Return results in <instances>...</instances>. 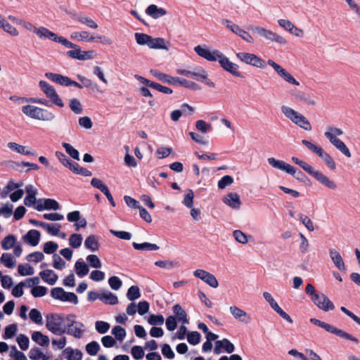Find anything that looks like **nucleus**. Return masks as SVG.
<instances>
[{
	"label": "nucleus",
	"mask_w": 360,
	"mask_h": 360,
	"mask_svg": "<svg viewBox=\"0 0 360 360\" xmlns=\"http://www.w3.org/2000/svg\"><path fill=\"white\" fill-rule=\"evenodd\" d=\"M150 73L156 79L163 83L174 86H182L184 79L178 77H172L169 75L161 72L158 70H151Z\"/></svg>",
	"instance_id": "nucleus-14"
},
{
	"label": "nucleus",
	"mask_w": 360,
	"mask_h": 360,
	"mask_svg": "<svg viewBox=\"0 0 360 360\" xmlns=\"http://www.w3.org/2000/svg\"><path fill=\"white\" fill-rule=\"evenodd\" d=\"M289 94L297 101L303 102L309 106H315L316 105V100L309 94L292 88L289 91Z\"/></svg>",
	"instance_id": "nucleus-18"
},
{
	"label": "nucleus",
	"mask_w": 360,
	"mask_h": 360,
	"mask_svg": "<svg viewBox=\"0 0 360 360\" xmlns=\"http://www.w3.org/2000/svg\"><path fill=\"white\" fill-rule=\"evenodd\" d=\"M233 182V179L229 175L224 176L217 184L219 188L224 189L226 187L231 186Z\"/></svg>",
	"instance_id": "nucleus-64"
},
{
	"label": "nucleus",
	"mask_w": 360,
	"mask_h": 360,
	"mask_svg": "<svg viewBox=\"0 0 360 360\" xmlns=\"http://www.w3.org/2000/svg\"><path fill=\"white\" fill-rule=\"evenodd\" d=\"M267 162L275 169L283 171L291 175H295L296 174V168L283 160H276L274 158H269Z\"/></svg>",
	"instance_id": "nucleus-20"
},
{
	"label": "nucleus",
	"mask_w": 360,
	"mask_h": 360,
	"mask_svg": "<svg viewBox=\"0 0 360 360\" xmlns=\"http://www.w3.org/2000/svg\"><path fill=\"white\" fill-rule=\"evenodd\" d=\"M229 311L233 317L240 322L248 324L251 321L250 316L244 310L236 306H231Z\"/></svg>",
	"instance_id": "nucleus-22"
},
{
	"label": "nucleus",
	"mask_w": 360,
	"mask_h": 360,
	"mask_svg": "<svg viewBox=\"0 0 360 360\" xmlns=\"http://www.w3.org/2000/svg\"><path fill=\"white\" fill-rule=\"evenodd\" d=\"M267 63L274 68L278 75L285 82L296 86L300 85V82L288 70L279 64L271 59L268 60Z\"/></svg>",
	"instance_id": "nucleus-11"
},
{
	"label": "nucleus",
	"mask_w": 360,
	"mask_h": 360,
	"mask_svg": "<svg viewBox=\"0 0 360 360\" xmlns=\"http://www.w3.org/2000/svg\"><path fill=\"white\" fill-rule=\"evenodd\" d=\"M63 319L60 316L53 315L47 318L46 327L56 335H63L65 333V327L63 325Z\"/></svg>",
	"instance_id": "nucleus-8"
},
{
	"label": "nucleus",
	"mask_w": 360,
	"mask_h": 360,
	"mask_svg": "<svg viewBox=\"0 0 360 360\" xmlns=\"http://www.w3.org/2000/svg\"><path fill=\"white\" fill-rule=\"evenodd\" d=\"M18 271L22 276H31L34 274V268L29 264H20L18 267Z\"/></svg>",
	"instance_id": "nucleus-54"
},
{
	"label": "nucleus",
	"mask_w": 360,
	"mask_h": 360,
	"mask_svg": "<svg viewBox=\"0 0 360 360\" xmlns=\"http://www.w3.org/2000/svg\"><path fill=\"white\" fill-rule=\"evenodd\" d=\"M146 13L153 18V19H158L167 14V11L163 8H159L155 4L149 5L146 9Z\"/></svg>",
	"instance_id": "nucleus-30"
},
{
	"label": "nucleus",
	"mask_w": 360,
	"mask_h": 360,
	"mask_svg": "<svg viewBox=\"0 0 360 360\" xmlns=\"http://www.w3.org/2000/svg\"><path fill=\"white\" fill-rule=\"evenodd\" d=\"M33 32L35 33L40 39L44 40L49 39L54 41V39H56V34L54 32L44 27L34 28Z\"/></svg>",
	"instance_id": "nucleus-32"
},
{
	"label": "nucleus",
	"mask_w": 360,
	"mask_h": 360,
	"mask_svg": "<svg viewBox=\"0 0 360 360\" xmlns=\"http://www.w3.org/2000/svg\"><path fill=\"white\" fill-rule=\"evenodd\" d=\"M69 107L72 112L76 115L82 114L83 112V107L80 101L77 98H72L69 101Z\"/></svg>",
	"instance_id": "nucleus-46"
},
{
	"label": "nucleus",
	"mask_w": 360,
	"mask_h": 360,
	"mask_svg": "<svg viewBox=\"0 0 360 360\" xmlns=\"http://www.w3.org/2000/svg\"><path fill=\"white\" fill-rule=\"evenodd\" d=\"M191 77L200 80L210 87L214 88V83L208 78L207 72L201 67H195L191 72Z\"/></svg>",
	"instance_id": "nucleus-19"
},
{
	"label": "nucleus",
	"mask_w": 360,
	"mask_h": 360,
	"mask_svg": "<svg viewBox=\"0 0 360 360\" xmlns=\"http://www.w3.org/2000/svg\"><path fill=\"white\" fill-rule=\"evenodd\" d=\"M340 152H341L343 155H345L347 158L351 157V153L349 151V149L347 148V146L345 144V143L340 140L338 141H336V143L333 145Z\"/></svg>",
	"instance_id": "nucleus-63"
},
{
	"label": "nucleus",
	"mask_w": 360,
	"mask_h": 360,
	"mask_svg": "<svg viewBox=\"0 0 360 360\" xmlns=\"http://www.w3.org/2000/svg\"><path fill=\"white\" fill-rule=\"evenodd\" d=\"M155 265L165 270H171L178 267L179 264L172 260H158L155 262Z\"/></svg>",
	"instance_id": "nucleus-44"
},
{
	"label": "nucleus",
	"mask_w": 360,
	"mask_h": 360,
	"mask_svg": "<svg viewBox=\"0 0 360 360\" xmlns=\"http://www.w3.org/2000/svg\"><path fill=\"white\" fill-rule=\"evenodd\" d=\"M1 262L7 268L13 269L16 265V260L11 253H3L0 258Z\"/></svg>",
	"instance_id": "nucleus-41"
},
{
	"label": "nucleus",
	"mask_w": 360,
	"mask_h": 360,
	"mask_svg": "<svg viewBox=\"0 0 360 360\" xmlns=\"http://www.w3.org/2000/svg\"><path fill=\"white\" fill-rule=\"evenodd\" d=\"M29 357L32 360H50V356L39 347L32 348L29 352Z\"/></svg>",
	"instance_id": "nucleus-35"
},
{
	"label": "nucleus",
	"mask_w": 360,
	"mask_h": 360,
	"mask_svg": "<svg viewBox=\"0 0 360 360\" xmlns=\"http://www.w3.org/2000/svg\"><path fill=\"white\" fill-rule=\"evenodd\" d=\"M25 192L27 196L24 198V204L27 207L33 206L37 200V189L32 185H27L25 187Z\"/></svg>",
	"instance_id": "nucleus-26"
},
{
	"label": "nucleus",
	"mask_w": 360,
	"mask_h": 360,
	"mask_svg": "<svg viewBox=\"0 0 360 360\" xmlns=\"http://www.w3.org/2000/svg\"><path fill=\"white\" fill-rule=\"evenodd\" d=\"M41 238V233L39 231L35 229L30 230L23 237V240L32 245V246H37L39 241Z\"/></svg>",
	"instance_id": "nucleus-28"
},
{
	"label": "nucleus",
	"mask_w": 360,
	"mask_h": 360,
	"mask_svg": "<svg viewBox=\"0 0 360 360\" xmlns=\"http://www.w3.org/2000/svg\"><path fill=\"white\" fill-rule=\"evenodd\" d=\"M195 127L202 134H207L212 129V125L202 120H199L195 122Z\"/></svg>",
	"instance_id": "nucleus-55"
},
{
	"label": "nucleus",
	"mask_w": 360,
	"mask_h": 360,
	"mask_svg": "<svg viewBox=\"0 0 360 360\" xmlns=\"http://www.w3.org/2000/svg\"><path fill=\"white\" fill-rule=\"evenodd\" d=\"M86 262L92 268L98 269L102 266V263L100 259L96 255H89L86 258Z\"/></svg>",
	"instance_id": "nucleus-53"
},
{
	"label": "nucleus",
	"mask_w": 360,
	"mask_h": 360,
	"mask_svg": "<svg viewBox=\"0 0 360 360\" xmlns=\"http://www.w3.org/2000/svg\"><path fill=\"white\" fill-rule=\"evenodd\" d=\"M70 38L77 41L93 42L96 40L94 35L86 30L73 32L70 34Z\"/></svg>",
	"instance_id": "nucleus-27"
},
{
	"label": "nucleus",
	"mask_w": 360,
	"mask_h": 360,
	"mask_svg": "<svg viewBox=\"0 0 360 360\" xmlns=\"http://www.w3.org/2000/svg\"><path fill=\"white\" fill-rule=\"evenodd\" d=\"M84 247L91 252L98 251L100 248L98 237L93 234L87 236L84 240Z\"/></svg>",
	"instance_id": "nucleus-31"
},
{
	"label": "nucleus",
	"mask_w": 360,
	"mask_h": 360,
	"mask_svg": "<svg viewBox=\"0 0 360 360\" xmlns=\"http://www.w3.org/2000/svg\"><path fill=\"white\" fill-rule=\"evenodd\" d=\"M30 319L37 324H42V316L40 311L37 309H32L29 313Z\"/></svg>",
	"instance_id": "nucleus-57"
},
{
	"label": "nucleus",
	"mask_w": 360,
	"mask_h": 360,
	"mask_svg": "<svg viewBox=\"0 0 360 360\" xmlns=\"http://www.w3.org/2000/svg\"><path fill=\"white\" fill-rule=\"evenodd\" d=\"M39 276L46 283L53 285L58 281V276L51 269H46L41 271Z\"/></svg>",
	"instance_id": "nucleus-33"
},
{
	"label": "nucleus",
	"mask_w": 360,
	"mask_h": 360,
	"mask_svg": "<svg viewBox=\"0 0 360 360\" xmlns=\"http://www.w3.org/2000/svg\"><path fill=\"white\" fill-rule=\"evenodd\" d=\"M44 75L47 79H49L51 82L57 84H59L62 86L68 87L73 86L79 89L83 88V86L79 84L78 82L73 81L70 77L62 75L60 74L48 72H46Z\"/></svg>",
	"instance_id": "nucleus-9"
},
{
	"label": "nucleus",
	"mask_w": 360,
	"mask_h": 360,
	"mask_svg": "<svg viewBox=\"0 0 360 360\" xmlns=\"http://www.w3.org/2000/svg\"><path fill=\"white\" fill-rule=\"evenodd\" d=\"M233 237L239 243L245 245L248 243V236L240 230H235L233 232Z\"/></svg>",
	"instance_id": "nucleus-48"
},
{
	"label": "nucleus",
	"mask_w": 360,
	"mask_h": 360,
	"mask_svg": "<svg viewBox=\"0 0 360 360\" xmlns=\"http://www.w3.org/2000/svg\"><path fill=\"white\" fill-rule=\"evenodd\" d=\"M39 86L46 98H27L17 96H11L9 99L13 102L39 103L44 106H50V103L59 108L65 107V103L56 91L55 87L44 80L39 82Z\"/></svg>",
	"instance_id": "nucleus-2"
},
{
	"label": "nucleus",
	"mask_w": 360,
	"mask_h": 360,
	"mask_svg": "<svg viewBox=\"0 0 360 360\" xmlns=\"http://www.w3.org/2000/svg\"><path fill=\"white\" fill-rule=\"evenodd\" d=\"M131 354L136 360L142 359L145 354L143 349L138 345L131 347Z\"/></svg>",
	"instance_id": "nucleus-61"
},
{
	"label": "nucleus",
	"mask_w": 360,
	"mask_h": 360,
	"mask_svg": "<svg viewBox=\"0 0 360 360\" xmlns=\"http://www.w3.org/2000/svg\"><path fill=\"white\" fill-rule=\"evenodd\" d=\"M136 41L141 46L148 45L150 36L143 33H135L134 34Z\"/></svg>",
	"instance_id": "nucleus-59"
},
{
	"label": "nucleus",
	"mask_w": 360,
	"mask_h": 360,
	"mask_svg": "<svg viewBox=\"0 0 360 360\" xmlns=\"http://www.w3.org/2000/svg\"><path fill=\"white\" fill-rule=\"evenodd\" d=\"M292 160L295 164L301 167L306 172L315 178V179L323 186L331 190L337 189V184L321 172L314 169L313 167L307 164L306 162L300 160L296 157H292Z\"/></svg>",
	"instance_id": "nucleus-3"
},
{
	"label": "nucleus",
	"mask_w": 360,
	"mask_h": 360,
	"mask_svg": "<svg viewBox=\"0 0 360 360\" xmlns=\"http://www.w3.org/2000/svg\"><path fill=\"white\" fill-rule=\"evenodd\" d=\"M63 147L65 148L66 153L73 159L79 160V151L75 149L72 146L68 143H63Z\"/></svg>",
	"instance_id": "nucleus-50"
},
{
	"label": "nucleus",
	"mask_w": 360,
	"mask_h": 360,
	"mask_svg": "<svg viewBox=\"0 0 360 360\" xmlns=\"http://www.w3.org/2000/svg\"><path fill=\"white\" fill-rule=\"evenodd\" d=\"M148 46L153 49L167 50L165 40L163 38H153L150 37Z\"/></svg>",
	"instance_id": "nucleus-39"
},
{
	"label": "nucleus",
	"mask_w": 360,
	"mask_h": 360,
	"mask_svg": "<svg viewBox=\"0 0 360 360\" xmlns=\"http://www.w3.org/2000/svg\"><path fill=\"white\" fill-rule=\"evenodd\" d=\"M62 354L66 360H82L83 357V354L79 349L70 347L65 348Z\"/></svg>",
	"instance_id": "nucleus-29"
},
{
	"label": "nucleus",
	"mask_w": 360,
	"mask_h": 360,
	"mask_svg": "<svg viewBox=\"0 0 360 360\" xmlns=\"http://www.w3.org/2000/svg\"><path fill=\"white\" fill-rule=\"evenodd\" d=\"M165 319L162 315L152 314L149 316L148 322L152 326H162L164 323Z\"/></svg>",
	"instance_id": "nucleus-62"
},
{
	"label": "nucleus",
	"mask_w": 360,
	"mask_h": 360,
	"mask_svg": "<svg viewBox=\"0 0 360 360\" xmlns=\"http://www.w3.org/2000/svg\"><path fill=\"white\" fill-rule=\"evenodd\" d=\"M16 341L22 350H27L29 348L30 345V340L27 336L24 334H20L17 338Z\"/></svg>",
	"instance_id": "nucleus-52"
},
{
	"label": "nucleus",
	"mask_w": 360,
	"mask_h": 360,
	"mask_svg": "<svg viewBox=\"0 0 360 360\" xmlns=\"http://www.w3.org/2000/svg\"><path fill=\"white\" fill-rule=\"evenodd\" d=\"M132 246L135 250L143 251H155L160 249V247L156 244L148 242L138 243L136 242L132 243Z\"/></svg>",
	"instance_id": "nucleus-40"
},
{
	"label": "nucleus",
	"mask_w": 360,
	"mask_h": 360,
	"mask_svg": "<svg viewBox=\"0 0 360 360\" xmlns=\"http://www.w3.org/2000/svg\"><path fill=\"white\" fill-rule=\"evenodd\" d=\"M310 322L312 323L313 324L316 325V326H318L323 329H325L326 331L329 332V333H331L333 334H335L345 340H350L352 342H354L356 344L359 343V340L356 338L354 337L353 335L340 330V329H338L336 327L330 325V324H328L326 322H323V321H321L319 319H316L315 318H311L310 319Z\"/></svg>",
	"instance_id": "nucleus-7"
},
{
	"label": "nucleus",
	"mask_w": 360,
	"mask_h": 360,
	"mask_svg": "<svg viewBox=\"0 0 360 360\" xmlns=\"http://www.w3.org/2000/svg\"><path fill=\"white\" fill-rule=\"evenodd\" d=\"M0 27L2 28L6 32L9 34L13 37H17L19 35L18 30L7 22L2 16L0 15Z\"/></svg>",
	"instance_id": "nucleus-38"
},
{
	"label": "nucleus",
	"mask_w": 360,
	"mask_h": 360,
	"mask_svg": "<svg viewBox=\"0 0 360 360\" xmlns=\"http://www.w3.org/2000/svg\"><path fill=\"white\" fill-rule=\"evenodd\" d=\"M51 345L55 349H63L67 345V338L65 336H61L60 338H53Z\"/></svg>",
	"instance_id": "nucleus-49"
},
{
	"label": "nucleus",
	"mask_w": 360,
	"mask_h": 360,
	"mask_svg": "<svg viewBox=\"0 0 360 360\" xmlns=\"http://www.w3.org/2000/svg\"><path fill=\"white\" fill-rule=\"evenodd\" d=\"M312 302L318 308L323 311H328L335 309L333 303L322 292H318L317 295H314Z\"/></svg>",
	"instance_id": "nucleus-16"
},
{
	"label": "nucleus",
	"mask_w": 360,
	"mask_h": 360,
	"mask_svg": "<svg viewBox=\"0 0 360 360\" xmlns=\"http://www.w3.org/2000/svg\"><path fill=\"white\" fill-rule=\"evenodd\" d=\"M99 300L108 304H115L118 302L117 297L110 291L100 292Z\"/></svg>",
	"instance_id": "nucleus-37"
},
{
	"label": "nucleus",
	"mask_w": 360,
	"mask_h": 360,
	"mask_svg": "<svg viewBox=\"0 0 360 360\" xmlns=\"http://www.w3.org/2000/svg\"><path fill=\"white\" fill-rule=\"evenodd\" d=\"M32 340L41 347H48L50 342L49 337L39 331L32 333Z\"/></svg>",
	"instance_id": "nucleus-34"
},
{
	"label": "nucleus",
	"mask_w": 360,
	"mask_h": 360,
	"mask_svg": "<svg viewBox=\"0 0 360 360\" xmlns=\"http://www.w3.org/2000/svg\"><path fill=\"white\" fill-rule=\"evenodd\" d=\"M222 201L228 207L235 210H240L242 205L239 195L233 192L224 195Z\"/></svg>",
	"instance_id": "nucleus-21"
},
{
	"label": "nucleus",
	"mask_w": 360,
	"mask_h": 360,
	"mask_svg": "<svg viewBox=\"0 0 360 360\" xmlns=\"http://www.w3.org/2000/svg\"><path fill=\"white\" fill-rule=\"evenodd\" d=\"M249 29L269 41L275 42L281 45H285L287 44V41L284 37L271 30L266 29L263 27L253 25L250 26Z\"/></svg>",
	"instance_id": "nucleus-6"
},
{
	"label": "nucleus",
	"mask_w": 360,
	"mask_h": 360,
	"mask_svg": "<svg viewBox=\"0 0 360 360\" xmlns=\"http://www.w3.org/2000/svg\"><path fill=\"white\" fill-rule=\"evenodd\" d=\"M329 256L336 268L340 271H346V266L340 252L335 249H329Z\"/></svg>",
	"instance_id": "nucleus-24"
},
{
	"label": "nucleus",
	"mask_w": 360,
	"mask_h": 360,
	"mask_svg": "<svg viewBox=\"0 0 360 360\" xmlns=\"http://www.w3.org/2000/svg\"><path fill=\"white\" fill-rule=\"evenodd\" d=\"M111 333L115 337V338L119 341H122L126 337L125 329L120 326H115L112 329Z\"/></svg>",
	"instance_id": "nucleus-51"
},
{
	"label": "nucleus",
	"mask_w": 360,
	"mask_h": 360,
	"mask_svg": "<svg viewBox=\"0 0 360 360\" xmlns=\"http://www.w3.org/2000/svg\"><path fill=\"white\" fill-rule=\"evenodd\" d=\"M100 348L99 344L96 341H92L86 345V351L91 356H95Z\"/></svg>",
	"instance_id": "nucleus-56"
},
{
	"label": "nucleus",
	"mask_w": 360,
	"mask_h": 360,
	"mask_svg": "<svg viewBox=\"0 0 360 360\" xmlns=\"http://www.w3.org/2000/svg\"><path fill=\"white\" fill-rule=\"evenodd\" d=\"M17 239L13 235L6 236L1 242V246L3 250H8L13 248L16 244Z\"/></svg>",
	"instance_id": "nucleus-43"
},
{
	"label": "nucleus",
	"mask_w": 360,
	"mask_h": 360,
	"mask_svg": "<svg viewBox=\"0 0 360 360\" xmlns=\"http://www.w3.org/2000/svg\"><path fill=\"white\" fill-rule=\"evenodd\" d=\"M51 297L62 302L78 303V297L74 292H65L62 288H54L51 291Z\"/></svg>",
	"instance_id": "nucleus-13"
},
{
	"label": "nucleus",
	"mask_w": 360,
	"mask_h": 360,
	"mask_svg": "<svg viewBox=\"0 0 360 360\" xmlns=\"http://www.w3.org/2000/svg\"><path fill=\"white\" fill-rule=\"evenodd\" d=\"M67 320L68 323L65 326V333L77 339L81 338L86 331L85 326L82 322L72 319L70 317H68Z\"/></svg>",
	"instance_id": "nucleus-10"
},
{
	"label": "nucleus",
	"mask_w": 360,
	"mask_h": 360,
	"mask_svg": "<svg viewBox=\"0 0 360 360\" xmlns=\"http://www.w3.org/2000/svg\"><path fill=\"white\" fill-rule=\"evenodd\" d=\"M75 268L76 274L81 278L87 275L89 271L88 265L82 260H78L75 262Z\"/></svg>",
	"instance_id": "nucleus-42"
},
{
	"label": "nucleus",
	"mask_w": 360,
	"mask_h": 360,
	"mask_svg": "<svg viewBox=\"0 0 360 360\" xmlns=\"http://www.w3.org/2000/svg\"><path fill=\"white\" fill-rule=\"evenodd\" d=\"M281 112L293 124L306 130L311 131L312 127L309 121L301 113L287 105L281 107Z\"/></svg>",
	"instance_id": "nucleus-5"
},
{
	"label": "nucleus",
	"mask_w": 360,
	"mask_h": 360,
	"mask_svg": "<svg viewBox=\"0 0 360 360\" xmlns=\"http://www.w3.org/2000/svg\"><path fill=\"white\" fill-rule=\"evenodd\" d=\"M343 134V131L338 127L333 126H328L327 127L326 131L325 132V136L328 139L330 143L333 146L336 143V141H340L338 136H342Z\"/></svg>",
	"instance_id": "nucleus-23"
},
{
	"label": "nucleus",
	"mask_w": 360,
	"mask_h": 360,
	"mask_svg": "<svg viewBox=\"0 0 360 360\" xmlns=\"http://www.w3.org/2000/svg\"><path fill=\"white\" fill-rule=\"evenodd\" d=\"M69 245L74 248L78 249L81 247L83 237L81 234L79 233H72L69 237Z\"/></svg>",
	"instance_id": "nucleus-45"
},
{
	"label": "nucleus",
	"mask_w": 360,
	"mask_h": 360,
	"mask_svg": "<svg viewBox=\"0 0 360 360\" xmlns=\"http://www.w3.org/2000/svg\"><path fill=\"white\" fill-rule=\"evenodd\" d=\"M17 332L16 324H11L5 328V332L4 334V339L8 340L13 338Z\"/></svg>",
	"instance_id": "nucleus-58"
},
{
	"label": "nucleus",
	"mask_w": 360,
	"mask_h": 360,
	"mask_svg": "<svg viewBox=\"0 0 360 360\" xmlns=\"http://www.w3.org/2000/svg\"><path fill=\"white\" fill-rule=\"evenodd\" d=\"M193 276L202 280L213 288H217L219 286V283L216 277L205 270L197 269L193 271Z\"/></svg>",
	"instance_id": "nucleus-17"
},
{
	"label": "nucleus",
	"mask_w": 360,
	"mask_h": 360,
	"mask_svg": "<svg viewBox=\"0 0 360 360\" xmlns=\"http://www.w3.org/2000/svg\"><path fill=\"white\" fill-rule=\"evenodd\" d=\"M141 297L139 287L136 285L131 286L127 291V297L130 301H134Z\"/></svg>",
	"instance_id": "nucleus-47"
},
{
	"label": "nucleus",
	"mask_w": 360,
	"mask_h": 360,
	"mask_svg": "<svg viewBox=\"0 0 360 360\" xmlns=\"http://www.w3.org/2000/svg\"><path fill=\"white\" fill-rule=\"evenodd\" d=\"M22 112L30 118L43 122H52L56 117L53 112L33 105H23L22 107Z\"/></svg>",
	"instance_id": "nucleus-4"
},
{
	"label": "nucleus",
	"mask_w": 360,
	"mask_h": 360,
	"mask_svg": "<svg viewBox=\"0 0 360 360\" xmlns=\"http://www.w3.org/2000/svg\"><path fill=\"white\" fill-rule=\"evenodd\" d=\"M7 146L11 150L24 155H35L36 153L32 149L25 146L20 145L15 142H8Z\"/></svg>",
	"instance_id": "nucleus-25"
},
{
	"label": "nucleus",
	"mask_w": 360,
	"mask_h": 360,
	"mask_svg": "<svg viewBox=\"0 0 360 360\" xmlns=\"http://www.w3.org/2000/svg\"><path fill=\"white\" fill-rule=\"evenodd\" d=\"M263 297L264 300L269 303L271 308L274 309L280 316H281L288 323H292L293 321L291 317L279 307L271 293L268 292H264Z\"/></svg>",
	"instance_id": "nucleus-15"
},
{
	"label": "nucleus",
	"mask_w": 360,
	"mask_h": 360,
	"mask_svg": "<svg viewBox=\"0 0 360 360\" xmlns=\"http://www.w3.org/2000/svg\"><path fill=\"white\" fill-rule=\"evenodd\" d=\"M237 58L242 63L259 68H264L266 65L264 60L254 53L239 52L236 53Z\"/></svg>",
	"instance_id": "nucleus-12"
},
{
	"label": "nucleus",
	"mask_w": 360,
	"mask_h": 360,
	"mask_svg": "<svg viewBox=\"0 0 360 360\" xmlns=\"http://www.w3.org/2000/svg\"><path fill=\"white\" fill-rule=\"evenodd\" d=\"M297 219L309 231H313L314 230L311 220L307 215L300 214L297 216Z\"/></svg>",
	"instance_id": "nucleus-60"
},
{
	"label": "nucleus",
	"mask_w": 360,
	"mask_h": 360,
	"mask_svg": "<svg viewBox=\"0 0 360 360\" xmlns=\"http://www.w3.org/2000/svg\"><path fill=\"white\" fill-rule=\"evenodd\" d=\"M173 312L175 314L176 319L184 324L188 323L187 314L184 309L179 304H174L172 307Z\"/></svg>",
	"instance_id": "nucleus-36"
},
{
	"label": "nucleus",
	"mask_w": 360,
	"mask_h": 360,
	"mask_svg": "<svg viewBox=\"0 0 360 360\" xmlns=\"http://www.w3.org/2000/svg\"><path fill=\"white\" fill-rule=\"evenodd\" d=\"M194 51L201 58L210 62L218 61L221 68L234 77H242L239 65L231 62L222 52L206 44L198 45Z\"/></svg>",
	"instance_id": "nucleus-1"
}]
</instances>
